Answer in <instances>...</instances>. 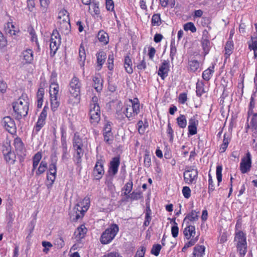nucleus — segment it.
<instances>
[{"instance_id":"nucleus-57","label":"nucleus","mask_w":257,"mask_h":257,"mask_svg":"<svg viewBox=\"0 0 257 257\" xmlns=\"http://www.w3.org/2000/svg\"><path fill=\"white\" fill-rule=\"evenodd\" d=\"M171 49H170V57L172 60L174 59V56H175L177 52V49L175 45L174 42H171Z\"/></svg>"},{"instance_id":"nucleus-20","label":"nucleus","mask_w":257,"mask_h":257,"mask_svg":"<svg viewBox=\"0 0 257 257\" xmlns=\"http://www.w3.org/2000/svg\"><path fill=\"white\" fill-rule=\"evenodd\" d=\"M4 30L5 33L10 36H15L19 32L18 28L11 22H8L5 25Z\"/></svg>"},{"instance_id":"nucleus-48","label":"nucleus","mask_w":257,"mask_h":257,"mask_svg":"<svg viewBox=\"0 0 257 257\" xmlns=\"http://www.w3.org/2000/svg\"><path fill=\"white\" fill-rule=\"evenodd\" d=\"M208 193L210 194L215 189V185L211 176L209 174L208 176Z\"/></svg>"},{"instance_id":"nucleus-35","label":"nucleus","mask_w":257,"mask_h":257,"mask_svg":"<svg viewBox=\"0 0 257 257\" xmlns=\"http://www.w3.org/2000/svg\"><path fill=\"white\" fill-rule=\"evenodd\" d=\"M42 154L40 152L36 153L33 157V168L35 169L38 166L40 160L42 159Z\"/></svg>"},{"instance_id":"nucleus-13","label":"nucleus","mask_w":257,"mask_h":257,"mask_svg":"<svg viewBox=\"0 0 257 257\" xmlns=\"http://www.w3.org/2000/svg\"><path fill=\"white\" fill-rule=\"evenodd\" d=\"M90 121L94 126L100 119V110L99 106H94L93 108H90L89 111Z\"/></svg>"},{"instance_id":"nucleus-18","label":"nucleus","mask_w":257,"mask_h":257,"mask_svg":"<svg viewBox=\"0 0 257 257\" xmlns=\"http://www.w3.org/2000/svg\"><path fill=\"white\" fill-rule=\"evenodd\" d=\"M208 32L206 30H204L201 41L203 49L206 54L208 53L210 48V42L208 40Z\"/></svg>"},{"instance_id":"nucleus-32","label":"nucleus","mask_w":257,"mask_h":257,"mask_svg":"<svg viewBox=\"0 0 257 257\" xmlns=\"http://www.w3.org/2000/svg\"><path fill=\"white\" fill-rule=\"evenodd\" d=\"M93 81L94 82V87L95 90L99 92L102 90V85L100 77L94 76L93 77Z\"/></svg>"},{"instance_id":"nucleus-52","label":"nucleus","mask_w":257,"mask_h":257,"mask_svg":"<svg viewBox=\"0 0 257 257\" xmlns=\"http://www.w3.org/2000/svg\"><path fill=\"white\" fill-rule=\"evenodd\" d=\"M161 249V245L160 244H155L153 246L152 248L151 253L152 254L155 255V256H158L160 253Z\"/></svg>"},{"instance_id":"nucleus-29","label":"nucleus","mask_w":257,"mask_h":257,"mask_svg":"<svg viewBox=\"0 0 257 257\" xmlns=\"http://www.w3.org/2000/svg\"><path fill=\"white\" fill-rule=\"evenodd\" d=\"M214 66H212L203 71L202 73V78L204 80H209L212 73L214 72Z\"/></svg>"},{"instance_id":"nucleus-60","label":"nucleus","mask_w":257,"mask_h":257,"mask_svg":"<svg viewBox=\"0 0 257 257\" xmlns=\"http://www.w3.org/2000/svg\"><path fill=\"white\" fill-rule=\"evenodd\" d=\"M105 6L107 11H114V2L112 0H105Z\"/></svg>"},{"instance_id":"nucleus-63","label":"nucleus","mask_w":257,"mask_h":257,"mask_svg":"<svg viewBox=\"0 0 257 257\" xmlns=\"http://www.w3.org/2000/svg\"><path fill=\"white\" fill-rule=\"evenodd\" d=\"M144 164L147 167H149L151 165V159L149 154H145L144 156Z\"/></svg>"},{"instance_id":"nucleus-9","label":"nucleus","mask_w":257,"mask_h":257,"mask_svg":"<svg viewBox=\"0 0 257 257\" xmlns=\"http://www.w3.org/2000/svg\"><path fill=\"white\" fill-rule=\"evenodd\" d=\"M251 156L248 152L240 161L239 169L241 173L245 174L249 172L251 167Z\"/></svg>"},{"instance_id":"nucleus-47","label":"nucleus","mask_w":257,"mask_h":257,"mask_svg":"<svg viewBox=\"0 0 257 257\" xmlns=\"http://www.w3.org/2000/svg\"><path fill=\"white\" fill-rule=\"evenodd\" d=\"M104 139L106 142L110 144L113 139L112 133L111 130H108L104 134Z\"/></svg>"},{"instance_id":"nucleus-58","label":"nucleus","mask_w":257,"mask_h":257,"mask_svg":"<svg viewBox=\"0 0 257 257\" xmlns=\"http://www.w3.org/2000/svg\"><path fill=\"white\" fill-rule=\"evenodd\" d=\"M108 68L110 70L113 69V54H111L108 55Z\"/></svg>"},{"instance_id":"nucleus-19","label":"nucleus","mask_w":257,"mask_h":257,"mask_svg":"<svg viewBox=\"0 0 257 257\" xmlns=\"http://www.w3.org/2000/svg\"><path fill=\"white\" fill-rule=\"evenodd\" d=\"M14 146L18 155L20 156L24 155L25 148L21 139L17 138L15 139Z\"/></svg>"},{"instance_id":"nucleus-56","label":"nucleus","mask_w":257,"mask_h":257,"mask_svg":"<svg viewBox=\"0 0 257 257\" xmlns=\"http://www.w3.org/2000/svg\"><path fill=\"white\" fill-rule=\"evenodd\" d=\"M182 194L184 197L188 199L191 196V190L189 187L184 186L182 189Z\"/></svg>"},{"instance_id":"nucleus-3","label":"nucleus","mask_w":257,"mask_h":257,"mask_svg":"<svg viewBox=\"0 0 257 257\" xmlns=\"http://www.w3.org/2000/svg\"><path fill=\"white\" fill-rule=\"evenodd\" d=\"M184 239L186 241L182 251L194 245L199 239V235H196L195 227L194 225H189L183 230Z\"/></svg>"},{"instance_id":"nucleus-38","label":"nucleus","mask_w":257,"mask_h":257,"mask_svg":"<svg viewBox=\"0 0 257 257\" xmlns=\"http://www.w3.org/2000/svg\"><path fill=\"white\" fill-rule=\"evenodd\" d=\"M60 44L61 43L60 42H58V41L57 42L50 41V48L51 50V53H53V55L56 53Z\"/></svg>"},{"instance_id":"nucleus-24","label":"nucleus","mask_w":257,"mask_h":257,"mask_svg":"<svg viewBox=\"0 0 257 257\" xmlns=\"http://www.w3.org/2000/svg\"><path fill=\"white\" fill-rule=\"evenodd\" d=\"M124 67L126 72L128 74H132L133 72V63L131 59L129 56H126L124 59Z\"/></svg>"},{"instance_id":"nucleus-44","label":"nucleus","mask_w":257,"mask_h":257,"mask_svg":"<svg viewBox=\"0 0 257 257\" xmlns=\"http://www.w3.org/2000/svg\"><path fill=\"white\" fill-rule=\"evenodd\" d=\"M222 167L221 165H217L216 170V179L218 181V185H219L220 183L222 181Z\"/></svg>"},{"instance_id":"nucleus-59","label":"nucleus","mask_w":257,"mask_h":257,"mask_svg":"<svg viewBox=\"0 0 257 257\" xmlns=\"http://www.w3.org/2000/svg\"><path fill=\"white\" fill-rule=\"evenodd\" d=\"M146 248L144 246H141L136 252L134 257H144Z\"/></svg>"},{"instance_id":"nucleus-41","label":"nucleus","mask_w":257,"mask_h":257,"mask_svg":"<svg viewBox=\"0 0 257 257\" xmlns=\"http://www.w3.org/2000/svg\"><path fill=\"white\" fill-rule=\"evenodd\" d=\"M133 183L132 180H130L125 184L124 186V194L125 195H128L132 191L133 189Z\"/></svg>"},{"instance_id":"nucleus-37","label":"nucleus","mask_w":257,"mask_h":257,"mask_svg":"<svg viewBox=\"0 0 257 257\" xmlns=\"http://www.w3.org/2000/svg\"><path fill=\"white\" fill-rule=\"evenodd\" d=\"M59 92V85L57 83H52L50 86V96H57Z\"/></svg>"},{"instance_id":"nucleus-33","label":"nucleus","mask_w":257,"mask_h":257,"mask_svg":"<svg viewBox=\"0 0 257 257\" xmlns=\"http://www.w3.org/2000/svg\"><path fill=\"white\" fill-rule=\"evenodd\" d=\"M123 113L130 120H131L133 117L136 116L135 114L133 113V108L130 105H126Z\"/></svg>"},{"instance_id":"nucleus-42","label":"nucleus","mask_w":257,"mask_h":257,"mask_svg":"<svg viewBox=\"0 0 257 257\" xmlns=\"http://www.w3.org/2000/svg\"><path fill=\"white\" fill-rule=\"evenodd\" d=\"M47 168V163L45 161H42L40 163L39 167H38V170L36 172L37 175H40L43 174L46 171Z\"/></svg>"},{"instance_id":"nucleus-55","label":"nucleus","mask_w":257,"mask_h":257,"mask_svg":"<svg viewBox=\"0 0 257 257\" xmlns=\"http://www.w3.org/2000/svg\"><path fill=\"white\" fill-rule=\"evenodd\" d=\"M249 124L252 128H257V113L253 114Z\"/></svg>"},{"instance_id":"nucleus-64","label":"nucleus","mask_w":257,"mask_h":257,"mask_svg":"<svg viewBox=\"0 0 257 257\" xmlns=\"http://www.w3.org/2000/svg\"><path fill=\"white\" fill-rule=\"evenodd\" d=\"M102 257H121L118 253L115 251L108 252L104 254Z\"/></svg>"},{"instance_id":"nucleus-28","label":"nucleus","mask_w":257,"mask_h":257,"mask_svg":"<svg viewBox=\"0 0 257 257\" xmlns=\"http://www.w3.org/2000/svg\"><path fill=\"white\" fill-rule=\"evenodd\" d=\"M98 39L104 44H107L109 41L108 34L103 31H100L97 34Z\"/></svg>"},{"instance_id":"nucleus-54","label":"nucleus","mask_w":257,"mask_h":257,"mask_svg":"<svg viewBox=\"0 0 257 257\" xmlns=\"http://www.w3.org/2000/svg\"><path fill=\"white\" fill-rule=\"evenodd\" d=\"M179 233V228L177 223L174 222V225L171 227V234L173 237L176 238L178 236Z\"/></svg>"},{"instance_id":"nucleus-27","label":"nucleus","mask_w":257,"mask_h":257,"mask_svg":"<svg viewBox=\"0 0 257 257\" xmlns=\"http://www.w3.org/2000/svg\"><path fill=\"white\" fill-rule=\"evenodd\" d=\"M87 232V229L84 225L78 227L75 231V234L78 239L82 238Z\"/></svg>"},{"instance_id":"nucleus-8","label":"nucleus","mask_w":257,"mask_h":257,"mask_svg":"<svg viewBox=\"0 0 257 257\" xmlns=\"http://www.w3.org/2000/svg\"><path fill=\"white\" fill-rule=\"evenodd\" d=\"M235 240L237 242V247L241 255H244L246 252V241L244 233L239 231L236 233Z\"/></svg>"},{"instance_id":"nucleus-30","label":"nucleus","mask_w":257,"mask_h":257,"mask_svg":"<svg viewBox=\"0 0 257 257\" xmlns=\"http://www.w3.org/2000/svg\"><path fill=\"white\" fill-rule=\"evenodd\" d=\"M132 105L131 107L133 108V113L137 115L140 112V103L137 98H135L134 100H130Z\"/></svg>"},{"instance_id":"nucleus-2","label":"nucleus","mask_w":257,"mask_h":257,"mask_svg":"<svg viewBox=\"0 0 257 257\" xmlns=\"http://www.w3.org/2000/svg\"><path fill=\"white\" fill-rule=\"evenodd\" d=\"M89 206L90 199L88 197H85L80 200L71 211L70 217L72 220L76 221L82 218L84 213L88 209Z\"/></svg>"},{"instance_id":"nucleus-53","label":"nucleus","mask_w":257,"mask_h":257,"mask_svg":"<svg viewBox=\"0 0 257 257\" xmlns=\"http://www.w3.org/2000/svg\"><path fill=\"white\" fill-rule=\"evenodd\" d=\"M141 193L140 192H133L128 195V198L131 200H138L141 198Z\"/></svg>"},{"instance_id":"nucleus-61","label":"nucleus","mask_w":257,"mask_h":257,"mask_svg":"<svg viewBox=\"0 0 257 257\" xmlns=\"http://www.w3.org/2000/svg\"><path fill=\"white\" fill-rule=\"evenodd\" d=\"M196 94L198 96H201L203 92H204V89L202 86V84L197 83L196 84Z\"/></svg>"},{"instance_id":"nucleus-22","label":"nucleus","mask_w":257,"mask_h":257,"mask_svg":"<svg viewBox=\"0 0 257 257\" xmlns=\"http://www.w3.org/2000/svg\"><path fill=\"white\" fill-rule=\"evenodd\" d=\"M2 125L5 128H13L15 127L16 128V124L14 119H13L10 116H6L3 118L1 122Z\"/></svg>"},{"instance_id":"nucleus-15","label":"nucleus","mask_w":257,"mask_h":257,"mask_svg":"<svg viewBox=\"0 0 257 257\" xmlns=\"http://www.w3.org/2000/svg\"><path fill=\"white\" fill-rule=\"evenodd\" d=\"M103 163L102 160H99L95 164L93 170V174L96 179H100L104 173Z\"/></svg>"},{"instance_id":"nucleus-1","label":"nucleus","mask_w":257,"mask_h":257,"mask_svg":"<svg viewBox=\"0 0 257 257\" xmlns=\"http://www.w3.org/2000/svg\"><path fill=\"white\" fill-rule=\"evenodd\" d=\"M29 104V99L26 95H22L21 97L13 103V107L17 119H20L23 116H26L27 115Z\"/></svg>"},{"instance_id":"nucleus-39","label":"nucleus","mask_w":257,"mask_h":257,"mask_svg":"<svg viewBox=\"0 0 257 257\" xmlns=\"http://www.w3.org/2000/svg\"><path fill=\"white\" fill-rule=\"evenodd\" d=\"M51 107L53 111H55L59 105V101L58 100L57 96H50Z\"/></svg>"},{"instance_id":"nucleus-12","label":"nucleus","mask_w":257,"mask_h":257,"mask_svg":"<svg viewBox=\"0 0 257 257\" xmlns=\"http://www.w3.org/2000/svg\"><path fill=\"white\" fill-rule=\"evenodd\" d=\"M57 168L55 163H52L49 166L47 173V186L48 188L52 186L56 177Z\"/></svg>"},{"instance_id":"nucleus-25","label":"nucleus","mask_w":257,"mask_h":257,"mask_svg":"<svg viewBox=\"0 0 257 257\" xmlns=\"http://www.w3.org/2000/svg\"><path fill=\"white\" fill-rule=\"evenodd\" d=\"M23 57L26 63H31L33 60V53L31 49H27L23 52Z\"/></svg>"},{"instance_id":"nucleus-34","label":"nucleus","mask_w":257,"mask_h":257,"mask_svg":"<svg viewBox=\"0 0 257 257\" xmlns=\"http://www.w3.org/2000/svg\"><path fill=\"white\" fill-rule=\"evenodd\" d=\"M177 123L180 127L184 128L187 125L186 117L184 115H180L177 118Z\"/></svg>"},{"instance_id":"nucleus-50","label":"nucleus","mask_w":257,"mask_h":257,"mask_svg":"<svg viewBox=\"0 0 257 257\" xmlns=\"http://www.w3.org/2000/svg\"><path fill=\"white\" fill-rule=\"evenodd\" d=\"M50 41L56 42L58 41V42L61 43L60 35L57 30L53 31L51 35Z\"/></svg>"},{"instance_id":"nucleus-26","label":"nucleus","mask_w":257,"mask_h":257,"mask_svg":"<svg viewBox=\"0 0 257 257\" xmlns=\"http://www.w3.org/2000/svg\"><path fill=\"white\" fill-rule=\"evenodd\" d=\"M96 57L98 66L100 69L106 58V53L103 51H100L96 54Z\"/></svg>"},{"instance_id":"nucleus-43","label":"nucleus","mask_w":257,"mask_h":257,"mask_svg":"<svg viewBox=\"0 0 257 257\" xmlns=\"http://www.w3.org/2000/svg\"><path fill=\"white\" fill-rule=\"evenodd\" d=\"M189 66L190 70L195 72L199 67V63L198 61L195 60H192L189 61Z\"/></svg>"},{"instance_id":"nucleus-40","label":"nucleus","mask_w":257,"mask_h":257,"mask_svg":"<svg viewBox=\"0 0 257 257\" xmlns=\"http://www.w3.org/2000/svg\"><path fill=\"white\" fill-rule=\"evenodd\" d=\"M233 45L231 41H227L225 46V55L227 57L229 56L231 53L233 49Z\"/></svg>"},{"instance_id":"nucleus-45","label":"nucleus","mask_w":257,"mask_h":257,"mask_svg":"<svg viewBox=\"0 0 257 257\" xmlns=\"http://www.w3.org/2000/svg\"><path fill=\"white\" fill-rule=\"evenodd\" d=\"M86 58V54L84 47L81 45L79 50V60L80 61H82L83 64Z\"/></svg>"},{"instance_id":"nucleus-6","label":"nucleus","mask_w":257,"mask_h":257,"mask_svg":"<svg viewBox=\"0 0 257 257\" xmlns=\"http://www.w3.org/2000/svg\"><path fill=\"white\" fill-rule=\"evenodd\" d=\"M57 25L59 30L69 31L70 28L69 14L64 9L61 10L58 16Z\"/></svg>"},{"instance_id":"nucleus-23","label":"nucleus","mask_w":257,"mask_h":257,"mask_svg":"<svg viewBox=\"0 0 257 257\" xmlns=\"http://www.w3.org/2000/svg\"><path fill=\"white\" fill-rule=\"evenodd\" d=\"M205 251V247L204 245H197L194 248L191 257H203Z\"/></svg>"},{"instance_id":"nucleus-21","label":"nucleus","mask_w":257,"mask_h":257,"mask_svg":"<svg viewBox=\"0 0 257 257\" xmlns=\"http://www.w3.org/2000/svg\"><path fill=\"white\" fill-rule=\"evenodd\" d=\"M200 211L197 210H193L189 212L185 217L184 221H188L190 222H196L199 217Z\"/></svg>"},{"instance_id":"nucleus-62","label":"nucleus","mask_w":257,"mask_h":257,"mask_svg":"<svg viewBox=\"0 0 257 257\" xmlns=\"http://www.w3.org/2000/svg\"><path fill=\"white\" fill-rule=\"evenodd\" d=\"M254 104L255 103L254 101V98L252 97H251L249 103V109L248 111V117H249L250 114H252L253 113V108L254 106Z\"/></svg>"},{"instance_id":"nucleus-17","label":"nucleus","mask_w":257,"mask_h":257,"mask_svg":"<svg viewBox=\"0 0 257 257\" xmlns=\"http://www.w3.org/2000/svg\"><path fill=\"white\" fill-rule=\"evenodd\" d=\"M119 164L120 161L118 157H114L112 159L110 163L109 168V173L110 175H114L117 173Z\"/></svg>"},{"instance_id":"nucleus-7","label":"nucleus","mask_w":257,"mask_h":257,"mask_svg":"<svg viewBox=\"0 0 257 257\" xmlns=\"http://www.w3.org/2000/svg\"><path fill=\"white\" fill-rule=\"evenodd\" d=\"M184 179L188 184H195L198 177L197 170L194 167H188L184 171Z\"/></svg>"},{"instance_id":"nucleus-5","label":"nucleus","mask_w":257,"mask_h":257,"mask_svg":"<svg viewBox=\"0 0 257 257\" xmlns=\"http://www.w3.org/2000/svg\"><path fill=\"white\" fill-rule=\"evenodd\" d=\"M69 91L71 94V96L73 97L74 99L73 101L74 103H78L80 99V88L81 83L79 79L74 76L71 79L70 83Z\"/></svg>"},{"instance_id":"nucleus-46","label":"nucleus","mask_w":257,"mask_h":257,"mask_svg":"<svg viewBox=\"0 0 257 257\" xmlns=\"http://www.w3.org/2000/svg\"><path fill=\"white\" fill-rule=\"evenodd\" d=\"M184 30L186 31L190 30L191 32L194 33L196 31V28L194 24L192 22H188L184 25Z\"/></svg>"},{"instance_id":"nucleus-14","label":"nucleus","mask_w":257,"mask_h":257,"mask_svg":"<svg viewBox=\"0 0 257 257\" xmlns=\"http://www.w3.org/2000/svg\"><path fill=\"white\" fill-rule=\"evenodd\" d=\"M204 125L203 122L201 121V116L198 114H195L188 119V126L187 128H197V127H203Z\"/></svg>"},{"instance_id":"nucleus-49","label":"nucleus","mask_w":257,"mask_h":257,"mask_svg":"<svg viewBox=\"0 0 257 257\" xmlns=\"http://www.w3.org/2000/svg\"><path fill=\"white\" fill-rule=\"evenodd\" d=\"M151 210L148 208L145 214V220L144 223V225L146 226H147L149 225L150 221L151 220Z\"/></svg>"},{"instance_id":"nucleus-51","label":"nucleus","mask_w":257,"mask_h":257,"mask_svg":"<svg viewBox=\"0 0 257 257\" xmlns=\"http://www.w3.org/2000/svg\"><path fill=\"white\" fill-rule=\"evenodd\" d=\"M231 133L230 130H228V131L225 132L224 134L222 144H224L225 143L226 145H228L229 142L231 139Z\"/></svg>"},{"instance_id":"nucleus-11","label":"nucleus","mask_w":257,"mask_h":257,"mask_svg":"<svg viewBox=\"0 0 257 257\" xmlns=\"http://www.w3.org/2000/svg\"><path fill=\"white\" fill-rule=\"evenodd\" d=\"M82 146V142L81 139L79 138V135L75 134L73 140V147L74 149L76 151L75 158L77 159V163L80 162L81 157L83 154L81 149Z\"/></svg>"},{"instance_id":"nucleus-16","label":"nucleus","mask_w":257,"mask_h":257,"mask_svg":"<svg viewBox=\"0 0 257 257\" xmlns=\"http://www.w3.org/2000/svg\"><path fill=\"white\" fill-rule=\"evenodd\" d=\"M169 61L168 60H164L160 67L158 74L161 77L162 79H164L167 76L168 72L169 70Z\"/></svg>"},{"instance_id":"nucleus-36","label":"nucleus","mask_w":257,"mask_h":257,"mask_svg":"<svg viewBox=\"0 0 257 257\" xmlns=\"http://www.w3.org/2000/svg\"><path fill=\"white\" fill-rule=\"evenodd\" d=\"M151 23L153 26H160L162 23L160 15L159 14H154L152 16Z\"/></svg>"},{"instance_id":"nucleus-31","label":"nucleus","mask_w":257,"mask_h":257,"mask_svg":"<svg viewBox=\"0 0 257 257\" xmlns=\"http://www.w3.org/2000/svg\"><path fill=\"white\" fill-rule=\"evenodd\" d=\"M46 115V111H45V108H44L42 112L41 113L39 117L38 121L36 124L37 127H42L43 126V125L45 123Z\"/></svg>"},{"instance_id":"nucleus-4","label":"nucleus","mask_w":257,"mask_h":257,"mask_svg":"<svg viewBox=\"0 0 257 257\" xmlns=\"http://www.w3.org/2000/svg\"><path fill=\"white\" fill-rule=\"evenodd\" d=\"M119 231V227L116 224H111L101 234L100 241L102 244L110 243L116 236Z\"/></svg>"},{"instance_id":"nucleus-10","label":"nucleus","mask_w":257,"mask_h":257,"mask_svg":"<svg viewBox=\"0 0 257 257\" xmlns=\"http://www.w3.org/2000/svg\"><path fill=\"white\" fill-rule=\"evenodd\" d=\"M3 153L5 160L10 164H13L16 160L15 154L11 151V147L9 142H7L3 147Z\"/></svg>"}]
</instances>
